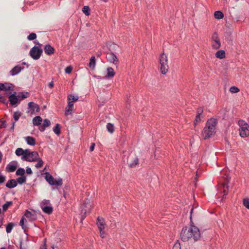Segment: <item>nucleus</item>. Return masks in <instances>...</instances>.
<instances>
[{"instance_id": "7", "label": "nucleus", "mask_w": 249, "mask_h": 249, "mask_svg": "<svg viewBox=\"0 0 249 249\" xmlns=\"http://www.w3.org/2000/svg\"><path fill=\"white\" fill-rule=\"evenodd\" d=\"M45 178L48 183L51 185L61 186L62 185V179L61 178L56 180L49 173H45Z\"/></svg>"}, {"instance_id": "59", "label": "nucleus", "mask_w": 249, "mask_h": 249, "mask_svg": "<svg viewBox=\"0 0 249 249\" xmlns=\"http://www.w3.org/2000/svg\"><path fill=\"white\" fill-rule=\"evenodd\" d=\"M3 87V84L0 83V91L2 90V87Z\"/></svg>"}, {"instance_id": "47", "label": "nucleus", "mask_w": 249, "mask_h": 249, "mask_svg": "<svg viewBox=\"0 0 249 249\" xmlns=\"http://www.w3.org/2000/svg\"><path fill=\"white\" fill-rule=\"evenodd\" d=\"M6 180L5 176L0 174V184H2L5 182Z\"/></svg>"}, {"instance_id": "57", "label": "nucleus", "mask_w": 249, "mask_h": 249, "mask_svg": "<svg viewBox=\"0 0 249 249\" xmlns=\"http://www.w3.org/2000/svg\"><path fill=\"white\" fill-rule=\"evenodd\" d=\"M2 157H3L2 154L1 153V152H0V163L2 161Z\"/></svg>"}, {"instance_id": "35", "label": "nucleus", "mask_w": 249, "mask_h": 249, "mask_svg": "<svg viewBox=\"0 0 249 249\" xmlns=\"http://www.w3.org/2000/svg\"><path fill=\"white\" fill-rule=\"evenodd\" d=\"M53 132L57 135H59L60 133V127L58 124H57L55 126L53 129Z\"/></svg>"}, {"instance_id": "34", "label": "nucleus", "mask_w": 249, "mask_h": 249, "mask_svg": "<svg viewBox=\"0 0 249 249\" xmlns=\"http://www.w3.org/2000/svg\"><path fill=\"white\" fill-rule=\"evenodd\" d=\"M203 116L199 115H196V119L194 121V125H196L197 124L200 123L201 122Z\"/></svg>"}, {"instance_id": "44", "label": "nucleus", "mask_w": 249, "mask_h": 249, "mask_svg": "<svg viewBox=\"0 0 249 249\" xmlns=\"http://www.w3.org/2000/svg\"><path fill=\"white\" fill-rule=\"evenodd\" d=\"M36 35L35 33H31L28 36V39L29 40H33L36 39Z\"/></svg>"}, {"instance_id": "61", "label": "nucleus", "mask_w": 249, "mask_h": 249, "mask_svg": "<svg viewBox=\"0 0 249 249\" xmlns=\"http://www.w3.org/2000/svg\"><path fill=\"white\" fill-rule=\"evenodd\" d=\"M103 1L107 2L108 1V0H102Z\"/></svg>"}, {"instance_id": "60", "label": "nucleus", "mask_w": 249, "mask_h": 249, "mask_svg": "<svg viewBox=\"0 0 249 249\" xmlns=\"http://www.w3.org/2000/svg\"><path fill=\"white\" fill-rule=\"evenodd\" d=\"M3 100V98L2 97V96L1 95H0V101H2Z\"/></svg>"}, {"instance_id": "37", "label": "nucleus", "mask_w": 249, "mask_h": 249, "mask_svg": "<svg viewBox=\"0 0 249 249\" xmlns=\"http://www.w3.org/2000/svg\"><path fill=\"white\" fill-rule=\"evenodd\" d=\"M229 90L231 93H235L238 92L240 89L236 86H232L230 88Z\"/></svg>"}, {"instance_id": "28", "label": "nucleus", "mask_w": 249, "mask_h": 249, "mask_svg": "<svg viewBox=\"0 0 249 249\" xmlns=\"http://www.w3.org/2000/svg\"><path fill=\"white\" fill-rule=\"evenodd\" d=\"M29 94L28 92H25V93H19L18 94V97L19 101H20L22 100L23 99L27 98L29 97Z\"/></svg>"}, {"instance_id": "38", "label": "nucleus", "mask_w": 249, "mask_h": 249, "mask_svg": "<svg viewBox=\"0 0 249 249\" xmlns=\"http://www.w3.org/2000/svg\"><path fill=\"white\" fill-rule=\"evenodd\" d=\"M25 174V170L24 169L20 168H18L16 171V174L18 176H24Z\"/></svg>"}, {"instance_id": "55", "label": "nucleus", "mask_w": 249, "mask_h": 249, "mask_svg": "<svg viewBox=\"0 0 249 249\" xmlns=\"http://www.w3.org/2000/svg\"><path fill=\"white\" fill-rule=\"evenodd\" d=\"M94 147H95V143H92L91 144V145L90 147V151H93V150L94 149Z\"/></svg>"}, {"instance_id": "4", "label": "nucleus", "mask_w": 249, "mask_h": 249, "mask_svg": "<svg viewBox=\"0 0 249 249\" xmlns=\"http://www.w3.org/2000/svg\"><path fill=\"white\" fill-rule=\"evenodd\" d=\"M239 125V133L242 138L249 136V124L244 120H240L238 122Z\"/></svg>"}, {"instance_id": "54", "label": "nucleus", "mask_w": 249, "mask_h": 249, "mask_svg": "<svg viewBox=\"0 0 249 249\" xmlns=\"http://www.w3.org/2000/svg\"><path fill=\"white\" fill-rule=\"evenodd\" d=\"M45 128H46V127H44V126L42 125L39 127V129L40 131L43 132L45 130Z\"/></svg>"}, {"instance_id": "56", "label": "nucleus", "mask_w": 249, "mask_h": 249, "mask_svg": "<svg viewBox=\"0 0 249 249\" xmlns=\"http://www.w3.org/2000/svg\"><path fill=\"white\" fill-rule=\"evenodd\" d=\"M53 86H54V84H53V81H51V82H50L49 85H48V86L50 88H53Z\"/></svg>"}, {"instance_id": "27", "label": "nucleus", "mask_w": 249, "mask_h": 249, "mask_svg": "<svg viewBox=\"0 0 249 249\" xmlns=\"http://www.w3.org/2000/svg\"><path fill=\"white\" fill-rule=\"evenodd\" d=\"M214 17L217 19H221L224 18V14L221 11H216L214 13Z\"/></svg>"}, {"instance_id": "46", "label": "nucleus", "mask_w": 249, "mask_h": 249, "mask_svg": "<svg viewBox=\"0 0 249 249\" xmlns=\"http://www.w3.org/2000/svg\"><path fill=\"white\" fill-rule=\"evenodd\" d=\"M51 124L50 121L48 119H45L43 121V125L44 126V127H48Z\"/></svg>"}, {"instance_id": "36", "label": "nucleus", "mask_w": 249, "mask_h": 249, "mask_svg": "<svg viewBox=\"0 0 249 249\" xmlns=\"http://www.w3.org/2000/svg\"><path fill=\"white\" fill-rule=\"evenodd\" d=\"M21 113L19 111H16L14 113L13 118L16 122L18 120L19 118L21 116Z\"/></svg>"}, {"instance_id": "18", "label": "nucleus", "mask_w": 249, "mask_h": 249, "mask_svg": "<svg viewBox=\"0 0 249 249\" xmlns=\"http://www.w3.org/2000/svg\"><path fill=\"white\" fill-rule=\"evenodd\" d=\"M45 53L48 55H51L54 53V49L50 45L47 44L44 46Z\"/></svg>"}, {"instance_id": "22", "label": "nucleus", "mask_w": 249, "mask_h": 249, "mask_svg": "<svg viewBox=\"0 0 249 249\" xmlns=\"http://www.w3.org/2000/svg\"><path fill=\"white\" fill-rule=\"evenodd\" d=\"M107 73L105 76V78H112L115 75V72L114 71V70L111 68L109 67L107 68Z\"/></svg>"}, {"instance_id": "10", "label": "nucleus", "mask_w": 249, "mask_h": 249, "mask_svg": "<svg viewBox=\"0 0 249 249\" xmlns=\"http://www.w3.org/2000/svg\"><path fill=\"white\" fill-rule=\"evenodd\" d=\"M212 47L213 49H218L221 47V42L216 33H214L212 37Z\"/></svg>"}, {"instance_id": "5", "label": "nucleus", "mask_w": 249, "mask_h": 249, "mask_svg": "<svg viewBox=\"0 0 249 249\" xmlns=\"http://www.w3.org/2000/svg\"><path fill=\"white\" fill-rule=\"evenodd\" d=\"M25 217L28 218L30 221H34L36 219V215L35 212L34 211H30L26 210L24 216H23L19 222L20 225L22 227V229H24V221H26Z\"/></svg>"}, {"instance_id": "43", "label": "nucleus", "mask_w": 249, "mask_h": 249, "mask_svg": "<svg viewBox=\"0 0 249 249\" xmlns=\"http://www.w3.org/2000/svg\"><path fill=\"white\" fill-rule=\"evenodd\" d=\"M100 237L102 238H104L106 237L107 233L105 231V229L99 230Z\"/></svg>"}, {"instance_id": "17", "label": "nucleus", "mask_w": 249, "mask_h": 249, "mask_svg": "<svg viewBox=\"0 0 249 249\" xmlns=\"http://www.w3.org/2000/svg\"><path fill=\"white\" fill-rule=\"evenodd\" d=\"M17 168V163L16 162H11L9 163L6 167V170L8 172H13Z\"/></svg>"}, {"instance_id": "63", "label": "nucleus", "mask_w": 249, "mask_h": 249, "mask_svg": "<svg viewBox=\"0 0 249 249\" xmlns=\"http://www.w3.org/2000/svg\"><path fill=\"white\" fill-rule=\"evenodd\" d=\"M52 249H58L57 248H54L53 247H52Z\"/></svg>"}, {"instance_id": "45", "label": "nucleus", "mask_w": 249, "mask_h": 249, "mask_svg": "<svg viewBox=\"0 0 249 249\" xmlns=\"http://www.w3.org/2000/svg\"><path fill=\"white\" fill-rule=\"evenodd\" d=\"M72 109H73L72 108H71V107L69 108V107L67 106L65 109L66 115H68L69 114H71L72 112Z\"/></svg>"}, {"instance_id": "13", "label": "nucleus", "mask_w": 249, "mask_h": 249, "mask_svg": "<svg viewBox=\"0 0 249 249\" xmlns=\"http://www.w3.org/2000/svg\"><path fill=\"white\" fill-rule=\"evenodd\" d=\"M128 162L130 167H133L138 164L139 160L135 156H130L128 158Z\"/></svg>"}, {"instance_id": "24", "label": "nucleus", "mask_w": 249, "mask_h": 249, "mask_svg": "<svg viewBox=\"0 0 249 249\" xmlns=\"http://www.w3.org/2000/svg\"><path fill=\"white\" fill-rule=\"evenodd\" d=\"M96 66V60L95 56H92L89 59V67L91 70H94Z\"/></svg>"}, {"instance_id": "51", "label": "nucleus", "mask_w": 249, "mask_h": 249, "mask_svg": "<svg viewBox=\"0 0 249 249\" xmlns=\"http://www.w3.org/2000/svg\"><path fill=\"white\" fill-rule=\"evenodd\" d=\"M202 113H203V109L202 108H199L197 109L196 115H199L201 116H203Z\"/></svg>"}, {"instance_id": "23", "label": "nucleus", "mask_w": 249, "mask_h": 249, "mask_svg": "<svg viewBox=\"0 0 249 249\" xmlns=\"http://www.w3.org/2000/svg\"><path fill=\"white\" fill-rule=\"evenodd\" d=\"M17 181L15 179H11L6 183V186L8 188H13L17 186Z\"/></svg>"}, {"instance_id": "62", "label": "nucleus", "mask_w": 249, "mask_h": 249, "mask_svg": "<svg viewBox=\"0 0 249 249\" xmlns=\"http://www.w3.org/2000/svg\"><path fill=\"white\" fill-rule=\"evenodd\" d=\"M14 125H15V123H13V126H12V128H14Z\"/></svg>"}, {"instance_id": "40", "label": "nucleus", "mask_w": 249, "mask_h": 249, "mask_svg": "<svg viewBox=\"0 0 249 249\" xmlns=\"http://www.w3.org/2000/svg\"><path fill=\"white\" fill-rule=\"evenodd\" d=\"M17 182L21 184L24 183L26 181V177L25 176H21L17 178V180H16Z\"/></svg>"}, {"instance_id": "42", "label": "nucleus", "mask_w": 249, "mask_h": 249, "mask_svg": "<svg viewBox=\"0 0 249 249\" xmlns=\"http://www.w3.org/2000/svg\"><path fill=\"white\" fill-rule=\"evenodd\" d=\"M13 227H14V224L13 223H9L6 226V232L7 233H10Z\"/></svg>"}, {"instance_id": "11", "label": "nucleus", "mask_w": 249, "mask_h": 249, "mask_svg": "<svg viewBox=\"0 0 249 249\" xmlns=\"http://www.w3.org/2000/svg\"><path fill=\"white\" fill-rule=\"evenodd\" d=\"M40 110L39 106L35 103L34 102H31L28 103V112L33 115L36 112H39Z\"/></svg>"}, {"instance_id": "9", "label": "nucleus", "mask_w": 249, "mask_h": 249, "mask_svg": "<svg viewBox=\"0 0 249 249\" xmlns=\"http://www.w3.org/2000/svg\"><path fill=\"white\" fill-rule=\"evenodd\" d=\"M42 53V50L38 47L34 46L30 51V55L34 60L38 59Z\"/></svg>"}, {"instance_id": "20", "label": "nucleus", "mask_w": 249, "mask_h": 249, "mask_svg": "<svg viewBox=\"0 0 249 249\" xmlns=\"http://www.w3.org/2000/svg\"><path fill=\"white\" fill-rule=\"evenodd\" d=\"M27 152H28V149L23 150L21 148H18L16 149L15 154L18 156H21L22 157H24Z\"/></svg>"}, {"instance_id": "39", "label": "nucleus", "mask_w": 249, "mask_h": 249, "mask_svg": "<svg viewBox=\"0 0 249 249\" xmlns=\"http://www.w3.org/2000/svg\"><path fill=\"white\" fill-rule=\"evenodd\" d=\"M243 204L246 208L249 210V198H245L243 199Z\"/></svg>"}, {"instance_id": "16", "label": "nucleus", "mask_w": 249, "mask_h": 249, "mask_svg": "<svg viewBox=\"0 0 249 249\" xmlns=\"http://www.w3.org/2000/svg\"><path fill=\"white\" fill-rule=\"evenodd\" d=\"M9 100L12 106L16 105L18 102L19 101L18 95L16 96V93L9 96Z\"/></svg>"}, {"instance_id": "6", "label": "nucleus", "mask_w": 249, "mask_h": 249, "mask_svg": "<svg viewBox=\"0 0 249 249\" xmlns=\"http://www.w3.org/2000/svg\"><path fill=\"white\" fill-rule=\"evenodd\" d=\"M39 157L38 153L36 151L31 152L28 149V152L24 157H21V159L29 162L36 161Z\"/></svg>"}, {"instance_id": "58", "label": "nucleus", "mask_w": 249, "mask_h": 249, "mask_svg": "<svg viewBox=\"0 0 249 249\" xmlns=\"http://www.w3.org/2000/svg\"><path fill=\"white\" fill-rule=\"evenodd\" d=\"M40 249H46L45 243H44V245L43 246L40 247Z\"/></svg>"}, {"instance_id": "53", "label": "nucleus", "mask_w": 249, "mask_h": 249, "mask_svg": "<svg viewBox=\"0 0 249 249\" xmlns=\"http://www.w3.org/2000/svg\"><path fill=\"white\" fill-rule=\"evenodd\" d=\"M68 106L69 107H71L73 109V103L71 101H69L68 102Z\"/></svg>"}, {"instance_id": "25", "label": "nucleus", "mask_w": 249, "mask_h": 249, "mask_svg": "<svg viewBox=\"0 0 249 249\" xmlns=\"http://www.w3.org/2000/svg\"><path fill=\"white\" fill-rule=\"evenodd\" d=\"M42 119L40 116H36L33 119V124L34 125H39L41 124Z\"/></svg>"}, {"instance_id": "8", "label": "nucleus", "mask_w": 249, "mask_h": 249, "mask_svg": "<svg viewBox=\"0 0 249 249\" xmlns=\"http://www.w3.org/2000/svg\"><path fill=\"white\" fill-rule=\"evenodd\" d=\"M40 207L46 213L49 214L53 212V207L50 203V201L48 200H43L40 203Z\"/></svg>"}, {"instance_id": "49", "label": "nucleus", "mask_w": 249, "mask_h": 249, "mask_svg": "<svg viewBox=\"0 0 249 249\" xmlns=\"http://www.w3.org/2000/svg\"><path fill=\"white\" fill-rule=\"evenodd\" d=\"M6 126V122L5 121L0 120V128H4Z\"/></svg>"}, {"instance_id": "31", "label": "nucleus", "mask_w": 249, "mask_h": 249, "mask_svg": "<svg viewBox=\"0 0 249 249\" xmlns=\"http://www.w3.org/2000/svg\"><path fill=\"white\" fill-rule=\"evenodd\" d=\"M82 12L86 15H90V8L88 6H84L82 8Z\"/></svg>"}, {"instance_id": "64", "label": "nucleus", "mask_w": 249, "mask_h": 249, "mask_svg": "<svg viewBox=\"0 0 249 249\" xmlns=\"http://www.w3.org/2000/svg\"><path fill=\"white\" fill-rule=\"evenodd\" d=\"M0 249H6L5 248H1Z\"/></svg>"}, {"instance_id": "26", "label": "nucleus", "mask_w": 249, "mask_h": 249, "mask_svg": "<svg viewBox=\"0 0 249 249\" xmlns=\"http://www.w3.org/2000/svg\"><path fill=\"white\" fill-rule=\"evenodd\" d=\"M23 68H21L18 65L15 66L12 70L11 71V74L12 75H14L18 74L23 69Z\"/></svg>"}, {"instance_id": "29", "label": "nucleus", "mask_w": 249, "mask_h": 249, "mask_svg": "<svg viewBox=\"0 0 249 249\" xmlns=\"http://www.w3.org/2000/svg\"><path fill=\"white\" fill-rule=\"evenodd\" d=\"M68 100L69 102L71 101L73 103L78 100V96L70 94L68 96Z\"/></svg>"}, {"instance_id": "30", "label": "nucleus", "mask_w": 249, "mask_h": 249, "mask_svg": "<svg viewBox=\"0 0 249 249\" xmlns=\"http://www.w3.org/2000/svg\"><path fill=\"white\" fill-rule=\"evenodd\" d=\"M3 87H2V90H9L13 89V86L10 83L3 84Z\"/></svg>"}, {"instance_id": "3", "label": "nucleus", "mask_w": 249, "mask_h": 249, "mask_svg": "<svg viewBox=\"0 0 249 249\" xmlns=\"http://www.w3.org/2000/svg\"><path fill=\"white\" fill-rule=\"evenodd\" d=\"M159 60L160 65V71L161 74H165L169 69L167 55L163 53H162L159 56Z\"/></svg>"}, {"instance_id": "21", "label": "nucleus", "mask_w": 249, "mask_h": 249, "mask_svg": "<svg viewBox=\"0 0 249 249\" xmlns=\"http://www.w3.org/2000/svg\"><path fill=\"white\" fill-rule=\"evenodd\" d=\"M24 139L28 144L31 146H34L36 144V140L33 137L31 136H27L25 137Z\"/></svg>"}, {"instance_id": "33", "label": "nucleus", "mask_w": 249, "mask_h": 249, "mask_svg": "<svg viewBox=\"0 0 249 249\" xmlns=\"http://www.w3.org/2000/svg\"><path fill=\"white\" fill-rule=\"evenodd\" d=\"M107 131L110 133H112L114 132V128L112 124L107 123Z\"/></svg>"}, {"instance_id": "50", "label": "nucleus", "mask_w": 249, "mask_h": 249, "mask_svg": "<svg viewBox=\"0 0 249 249\" xmlns=\"http://www.w3.org/2000/svg\"><path fill=\"white\" fill-rule=\"evenodd\" d=\"M173 249H180V245L179 243L176 242V243H175L173 247Z\"/></svg>"}, {"instance_id": "12", "label": "nucleus", "mask_w": 249, "mask_h": 249, "mask_svg": "<svg viewBox=\"0 0 249 249\" xmlns=\"http://www.w3.org/2000/svg\"><path fill=\"white\" fill-rule=\"evenodd\" d=\"M107 60L112 63L114 64H117L118 63V60L116 55H115L113 53H108L107 54Z\"/></svg>"}, {"instance_id": "52", "label": "nucleus", "mask_w": 249, "mask_h": 249, "mask_svg": "<svg viewBox=\"0 0 249 249\" xmlns=\"http://www.w3.org/2000/svg\"><path fill=\"white\" fill-rule=\"evenodd\" d=\"M26 173H27V174H29V175H31L32 174V171L30 167H27Z\"/></svg>"}, {"instance_id": "41", "label": "nucleus", "mask_w": 249, "mask_h": 249, "mask_svg": "<svg viewBox=\"0 0 249 249\" xmlns=\"http://www.w3.org/2000/svg\"><path fill=\"white\" fill-rule=\"evenodd\" d=\"M12 204L11 201H7L2 206V209L3 211H5Z\"/></svg>"}, {"instance_id": "14", "label": "nucleus", "mask_w": 249, "mask_h": 249, "mask_svg": "<svg viewBox=\"0 0 249 249\" xmlns=\"http://www.w3.org/2000/svg\"><path fill=\"white\" fill-rule=\"evenodd\" d=\"M97 225L99 230L106 229V224L105 220L103 218L100 217H98Z\"/></svg>"}, {"instance_id": "1", "label": "nucleus", "mask_w": 249, "mask_h": 249, "mask_svg": "<svg viewBox=\"0 0 249 249\" xmlns=\"http://www.w3.org/2000/svg\"><path fill=\"white\" fill-rule=\"evenodd\" d=\"M180 237L184 242H195L200 238L201 234L199 229L196 226L192 225L182 229Z\"/></svg>"}, {"instance_id": "48", "label": "nucleus", "mask_w": 249, "mask_h": 249, "mask_svg": "<svg viewBox=\"0 0 249 249\" xmlns=\"http://www.w3.org/2000/svg\"><path fill=\"white\" fill-rule=\"evenodd\" d=\"M72 70V68L71 66H69V67H66V68L65 70V72L68 74L71 73Z\"/></svg>"}, {"instance_id": "15", "label": "nucleus", "mask_w": 249, "mask_h": 249, "mask_svg": "<svg viewBox=\"0 0 249 249\" xmlns=\"http://www.w3.org/2000/svg\"><path fill=\"white\" fill-rule=\"evenodd\" d=\"M230 178L228 176L227 177L225 181L222 184V190L224 193L223 196L226 195L228 192L229 187L228 183L229 181Z\"/></svg>"}, {"instance_id": "2", "label": "nucleus", "mask_w": 249, "mask_h": 249, "mask_svg": "<svg viewBox=\"0 0 249 249\" xmlns=\"http://www.w3.org/2000/svg\"><path fill=\"white\" fill-rule=\"evenodd\" d=\"M217 120L214 118L208 119L201 132V137L205 140L211 138L216 133Z\"/></svg>"}, {"instance_id": "19", "label": "nucleus", "mask_w": 249, "mask_h": 249, "mask_svg": "<svg viewBox=\"0 0 249 249\" xmlns=\"http://www.w3.org/2000/svg\"><path fill=\"white\" fill-rule=\"evenodd\" d=\"M215 56L217 58L222 59L226 57V53L224 50H220L217 51L215 53Z\"/></svg>"}, {"instance_id": "32", "label": "nucleus", "mask_w": 249, "mask_h": 249, "mask_svg": "<svg viewBox=\"0 0 249 249\" xmlns=\"http://www.w3.org/2000/svg\"><path fill=\"white\" fill-rule=\"evenodd\" d=\"M36 161H37V163L35 165V167L36 168H40L43 166L44 162L43 160L39 158V157L37 158V160H36Z\"/></svg>"}]
</instances>
